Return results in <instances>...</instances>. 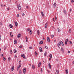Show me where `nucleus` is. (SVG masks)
Here are the masks:
<instances>
[{
  "instance_id": "obj_58",
  "label": "nucleus",
  "mask_w": 74,
  "mask_h": 74,
  "mask_svg": "<svg viewBox=\"0 0 74 74\" xmlns=\"http://www.w3.org/2000/svg\"><path fill=\"white\" fill-rule=\"evenodd\" d=\"M14 57H15V58H17V56H16V55L14 56Z\"/></svg>"
},
{
  "instance_id": "obj_44",
  "label": "nucleus",
  "mask_w": 74,
  "mask_h": 74,
  "mask_svg": "<svg viewBox=\"0 0 74 74\" xmlns=\"http://www.w3.org/2000/svg\"><path fill=\"white\" fill-rule=\"evenodd\" d=\"M45 48L46 49H48V47L47 46L45 47Z\"/></svg>"
},
{
  "instance_id": "obj_20",
  "label": "nucleus",
  "mask_w": 74,
  "mask_h": 74,
  "mask_svg": "<svg viewBox=\"0 0 74 74\" xmlns=\"http://www.w3.org/2000/svg\"><path fill=\"white\" fill-rule=\"evenodd\" d=\"M10 36L11 37H13V35H12V33L11 32H10Z\"/></svg>"
},
{
  "instance_id": "obj_22",
  "label": "nucleus",
  "mask_w": 74,
  "mask_h": 74,
  "mask_svg": "<svg viewBox=\"0 0 74 74\" xmlns=\"http://www.w3.org/2000/svg\"><path fill=\"white\" fill-rule=\"evenodd\" d=\"M48 26V24H47V23H46L45 25V28H47V27Z\"/></svg>"
},
{
  "instance_id": "obj_43",
  "label": "nucleus",
  "mask_w": 74,
  "mask_h": 74,
  "mask_svg": "<svg viewBox=\"0 0 74 74\" xmlns=\"http://www.w3.org/2000/svg\"><path fill=\"white\" fill-rule=\"evenodd\" d=\"M41 73L42 72V68L41 69Z\"/></svg>"
},
{
  "instance_id": "obj_54",
  "label": "nucleus",
  "mask_w": 74,
  "mask_h": 74,
  "mask_svg": "<svg viewBox=\"0 0 74 74\" xmlns=\"http://www.w3.org/2000/svg\"><path fill=\"white\" fill-rule=\"evenodd\" d=\"M70 53V52L69 51H68V53Z\"/></svg>"
},
{
  "instance_id": "obj_49",
  "label": "nucleus",
  "mask_w": 74,
  "mask_h": 74,
  "mask_svg": "<svg viewBox=\"0 0 74 74\" xmlns=\"http://www.w3.org/2000/svg\"><path fill=\"white\" fill-rule=\"evenodd\" d=\"M25 15V14L24 13H23L22 14V16H24Z\"/></svg>"
},
{
  "instance_id": "obj_11",
  "label": "nucleus",
  "mask_w": 74,
  "mask_h": 74,
  "mask_svg": "<svg viewBox=\"0 0 74 74\" xmlns=\"http://www.w3.org/2000/svg\"><path fill=\"white\" fill-rule=\"evenodd\" d=\"M17 43V41H16V40H14V44H16Z\"/></svg>"
},
{
  "instance_id": "obj_4",
  "label": "nucleus",
  "mask_w": 74,
  "mask_h": 74,
  "mask_svg": "<svg viewBox=\"0 0 74 74\" xmlns=\"http://www.w3.org/2000/svg\"><path fill=\"white\" fill-rule=\"evenodd\" d=\"M21 57H23L24 59H25V54H21Z\"/></svg>"
},
{
  "instance_id": "obj_56",
  "label": "nucleus",
  "mask_w": 74,
  "mask_h": 74,
  "mask_svg": "<svg viewBox=\"0 0 74 74\" xmlns=\"http://www.w3.org/2000/svg\"><path fill=\"white\" fill-rule=\"evenodd\" d=\"M1 56L2 57H3V54H1Z\"/></svg>"
},
{
  "instance_id": "obj_23",
  "label": "nucleus",
  "mask_w": 74,
  "mask_h": 74,
  "mask_svg": "<svg viewBox=\"0 0 74 74\" xmlns=\"http://www.w3.org/2000/svg\"><path fill=\"white\" fill-rule=\"evenodd\" d=\"M61 51L63 53H64V50H63V48L62 47L61 48Z\"/></svg>"
},
{
  "instance_id": "obj_35",
  "label": "nucleus",
  "mask_w": 74,
  "mask_h": 74,
  "mask_svg": "<svg viewBox=\"0 0 74 74\" xmlns=\"http://www.w3.org/2000/svg\"><path fill=\"white\" fill-rule=\"evenodd\" d=\"M35 54L36 56H37V55H38V53H36V52H35Z\"/></svg>"
},
{
  "instance_id": "obj_9",
  "label": "nucleus",
  "mask_w": 74,
  "mask_h": 74,
  "mask_svg": "<svg viewBox=\"0 0 74 74\" xmlns=\"http://www.w3.org/2000/svg\"><path fill=\"white\" fill-rule=\"evenodd\" d=\"M48 66L49 68L50 69H51V64H50V63H49Z\"/></svg>"
},
{
  "instance_id": "obj_45",
  "label": "nucleus",
  "mask_w": 74,
  "mask_h": 74,
  "mask_svg": "<svg viewBox=\"0 0 74 74\" xmlns=\"http://www.w3.org/2000/svg\"><path fill=\"white\" fill-rule=\"evenodd\" d=\"M69 43H70V44H72V42H71V41H69Z\"/></svg>"
},
{
  "instance_id": "obj_42",
  "label": "nucleus",
  "mask_w": 74,
  "mask_h": 74,
  "mask_svg": "<svg viewBox=\"0 0 74 74\" xmlns=\"http://www.w3.org/2000/svg\"><path fill=\"white\" fill-rule=\"evenodd\" d=\"M17 16L18 17L19 16V14H17Z\"/></svg>"
},
{
  "instance_id": "obj_28",
  "label": "nucleus",
  "mask_w": 74,
  "mask_h": 74,
  "mask_svg": "<svg viewBox=\"0 0 74 74\" xmlns=\"http://www.w3.org/2000/svg\"><path fill=\"white\" fill-rule=\"evenodd\" d=\"M14 53H16V52H17V51L15 49H14Z\"/></svg>"
},
{
  "instance_id": "obj_50",
  "label": "nucleus",
  "mask_w": 74,
  "mask_h": 74,
  "mask_svg": "<svg viewBox=\"0 0 74 74\" xmlns=\"http://www.w3.org/2000/svg\"><path fill=\"white\" fill-rule=\"evenodd\" d=\"M26 8H27V9H28V8H29V7L28 6H26Z\"/></svg>"
},
{
  "instance_id": "obj_29",
  "label": "nucleus",
  "mask_w": 74,
  "mask_h": 74,
  "mask_svg": "<svg viewBox=\"0 0 74 74\" xmlns=\"http://www.w3.org/2000/svg\"><path fill=\"white\" fill-rule=\"evenodd\" d=\"M21 67V63H19V65L18 66V68H20Z\"/></svg>"
},
{
  "instance_id": "obj_25",
  "label": "nucleus",
  "mask_w": 74,
  "mask_h": 74,
  "mask_svg": "<svg viewBox=\"0 0 74 74\" xmlns=\"http://www.w3.org/2000/svg\"><path fill=\"white\" fill-rule=\"evenodd\" d=\"M19 74H22V72H21V69H19Z\"/></svg>"
},
{
  "instance_id": "obj_3",
  "label": "nucleus",
  "mask_w": 74,
  "mask_h": 74,
  "mask_svg": "<svg viewBox=\"0 0 74 74\" xmlns=\"http://www.w3.org/2000/svg\"><path fill=\"white\" fill-rule=\"evenodd\" d=\"M26 72V68H25L23 69V73L25 74Z\"/></svg>"
},
{
  "instance_id": "obj_39",
  "label": "nucleus",
  "mask_w": 74,
  "mask_h": 74,
  "mask_svg": "<svg viewBox=\"0 0 74 74\" xmlns=\"http://www.w3.org/2000/svg\"><path fill=\"white\" fill-rule=\"evenodd\" d=\"M10 52L11 54H12V50H10Z\"/></svg>"
},
{
  "instance_id": "obj_14",
  "label": "nucleus",
  "mask_w": 74,
  "mask_h": 74,
  "mask_svg": "<svg viewBox=\"0 0 74 74\" xmlns=\"http://www.w3.org/2000/svg\"><path fill=\"white\" fill-rule=\"evenodd\" d=\"M43 44V41L42 40L40 41L39 42V44Z\"/></svg>"
},
{
  "instance_id": "obj_13",
  "label": "nucleus",
  "mask_w": 74,
  "mask_h": 74,
  "mask_svg": "<svg viewBox=\"0 0 74 74\" xmlns=\"http://www.w3.org/2000/svg\"><path fill=\"white\" fill-rule=\"evenodd\" d=\"M65 72H66V74H68V73H69V71H68V70L67 69H66Z\"/></svg>"
},
{
  "instance_id": "obj_51",
  "label": "nucleus",
  "mask_w": 74,
  "mask_h": 74,
  "mask_svg": "<svg viewBox=\"0 0 74 74\" xmlns=\"http://www.w3.org/2000/svg\"><path fill=\"white\" fill-rule=\"evenodd\" d=\"M54 37V36L53 35H51V37L52 38Z\"/></svg>"
},
{
  "instance_id": "obj_15",
  "label": "nucleus",
  "mask_w": 74,
  "mask_h": 74,
  "mask_svg": "<svg viewBox=\"0 0 74 74\" xmlns=\"http://www.w3.org/2000/svg\"><path fill=\"white\" fill-rule=\"evenodd\" d=\"M15 25L16 27L18 26V23L17 22H15Z\"/></svg>"
},
{
  "instance_id": "obj_59",
  "label": "nucleus",
  "mask_w": 74,
  "mask_h": 74,
  "mask_svg": "<svg viewBox=\"0 0 74 74\" xmlns=\"http://www.w3.org/2000/svg\"><path fill=\"white\" fill-rule=\"evenodd\" d=\"M53 21H55V19H54V18H53Z\"/></svg>"
},
{
  "instance_id": "obj_10",
  "label": "nucleus",
  "mask_w": 74,
  "mask_h": 74,
  "mask_svg": "<svg viewBox=\"0 0 74 74\" xmlns=\"http://www.w3.org/2000/svg\"><path fill=\"white\" fill-rule=\"evenodd\" d=\"M56 3H54V4H53V7L54 8H56Z\"/></svg>"
},
{
  "instance_id": "obj_55",
  "label": "nucleus",
  "mask_w": 74,
  "mask_h": 74,
  "mask_svg": "<svg viewBox=\"0 0 74 74\" xmlns=\"http://www.w3.org/2000/svg\"><path fill=\"white\" fill-rule=\"evenodd\" d=\"M3 4H2L1 5V7H3Z\"/></svg>"
},
{
  "instance_id": "obj_5",
  "label": "nucleus",
  "mask_w": 74,
  "mask_h": 74,
  "mask_svg": "<svg viewBox=\"0 0 74 74\" xmlns=\"http://www.w3.org/2000/svg\"><path fill=\"white\" fill-rule=\"evenodd\" d=\"M47 40L49 42L51 41L50 40V38L49 37L47 38Z\"/></svg>"
},
{
  "instance_id": "obj_41",
  "label": "nucleus",
  "mask_w": 74,
  "mask_h": 74,
  "mask_svg": "<svg viewBox=\"0 0 74 74\" xmlns=\"http://www.w3.org/2000/svg\"><path fill=\"white\" fill-rule=\"evenodd\" d=\"M71 3H74V0H71Z\"/></svg>"
},
{
  "instance_id": "obj_26",
  "label": "nucleus",
  "mask_w": 74,
  "mask_h": 74,
  "mask_svg": "<svg viewBox=\"0 0 74 74\" xmlns=\"http://www.w3.org/2000/svg\"><path fill=\"white\" fill-rule=\"evenodd\" d=\"M64 14H66V11L65 10H64Z\"/></svg>"
},
{
  "instance_id": "obj_53",
  "label": "nucleus",
  "mask_w": 74,
  "mask_h": 74,
  "mask_svg": "<svg viewBox=\"0 0 74 74\" xmlns=\"http://www.w3.org/2000/svg\"><path fill=\"white\" fill-rule=\"evenodd\" d=\"M27 39H28V38H27V37H26V40H27Z\"/></svg>"
},
{
  "instance_id": "obj_7",
  "label": "nucleus",
  "mask_w": 74,
  "mask_h": 74,
  "mask_svg": "<svg viewBox=\"0 0 74 74\" xmlns=\"http://www.w3.org/2000/svg\"><path fill=\"white\" fill-rule=\"evenodd\" d=\"M14 66H12L11 68V70H12V71H13V70H14Z\"/></svg>"
},
{
  "instance_id": "obj_38",
  "label": "nucleus",
  "mask_w": 74,
  "mask_h": 74,
  "mask_svg": "<svg viewBox=\"0 0 74 74\" xmlns=\"http://www.w3.org/2000/svg\"><path fill=\"white\" fill-rule=\"evenodd\" d=\"M69 33H71V29H69Z\"/></svg>"
},
{
  "instance_id": "obj_63",
  "label": "nucleus",
  "mask_w": 74,
  "mask_h": 74,
  "mask_svg": "<svg viewBox=\"0 0 74 74\" xmlns=\"http://www.w3.org/2000/svg\"><path fill=\"white\" fill-rule=\"evenodd\" d=\"M9 9H10V8H7V10H9Z\"/></svg>"
},
{
  "instance_id": "obj_21",
  "label": "nucleus",
  "mask_w": 74,
  "mask_h": 74,
  "mask_svg": "<svg viewBox=\"0 0 74 74\" xmlns=\"http://www.w3.org/2000/svg\"><path fill=\"white\" fill-rule=\"evenodd\" d=\"M49 56L50 57V59H51V58H52V54H50Z\"/></svg>"
},
{
  "instance_id": "obj_36",
  "label": "nucleus",
  "mask_w": 74,
  "mask_h": 74,
  "mask_svg": "<svg viewBox=\"0 0 74 74\" xmlns=\"http://www.w3.org/2000/svg\"><path fill=\"white\" fill-rule=\"evenodd\" d=\"M10 59H11V58L10 57L9 58H8V60L9 61H10V60H11Z\"/></svg>"
},
{
  "instance_id": "obj_2",
  "label": "nucleus",
  "mask_w": 74,
  "mask_h": 74,
  "mask_svg": "<svg viewBox=\"0 0 74 74\" xmlns=\"http://www.w3.org/2000/svg\"><path fill=\"white\" fill-rule=\"evenodd\" d=\"M17 8H18L19 10H21V5L20 4L17 5Z\"/></svg>"
},
{
  "instance_id": "obj_48",
  "label": "nucleus",
  "mask_w": 74,
  "mask_h": 74,
  "mask_svg": "<svg viewBox=\"0 0 74 74\" xmlns=\"http://www.w3.org/2000/svg\"><path fill=\"white\" fill-rule=\"evenodd\" d=\"M0 25H3V23H1V22H0Z\"/></svg>"
},
{
  "instance_id": "obj_18",
  "label": "nucleus",
  "mask_w": 74,
  "mask_h": 74,
  "mask_svg": "<svg viewBox=\"0 0 74 74\" xmlns=\"http://www.w3.org/2000/svg\"><path fill=\"white\" fill-rule=\"evenodd\" d=\"M37 33L38 34V35H39V34H40V31L39 30H38L37 31Z\"/></svg>"
},
{
  "instance_id": "obj_1",
  "label": "nucleus",
  "mask_w": 74,
  "mask_h": 74,
  "mask_svg": "<svg viewBox=\"0 0 74 74\" xmlns=\"http://www.w3.org/2000/svg\"><path fill=\"white\" fill-rule=\"evenodd\" d=\"M62 44V46H64V44L62 41L59 42V43L58 44V46L59 48H60V45Z\"/></svg>"
},
{
  "instance_id": "obj_64",
  "label": "nucleus",
  "mask_w": 74,
  "mask_h": 74,
  "mask_svg": "<svg viewBox=\"0 0 74 74\" xmlns=\"http://www.w3.org/2000/svg\"><path fill=\"white\" fill-rule=\"evenodd\" d=\"M56 40H54V42H56Z\"/></svg>"
},
{
  "instance_id": "obj_24",
  "label": "nucleus",
  "mask_w": 74,
  "mask_h": 74,
  "mask_svg": "<svg viewBox=\"0 0 74 74\" xmlns=\"http://www.w3.org/2000/svg\"><path fill=\"white\" fill-rule=\"evenodd\" d=\"M29 33L30 34H32V30H30L29 31Z\"/></svg>"
},
{
  "instance_id": "obj_40",
  "label": "nucleus",
  "mask_w": 74,
  "mask_h": 74,
  "mask_svg": "<svg viewBox=\"0 0 74 74\" xmlns=\"http://www.w3.org/2000/svg\"><path fill=\"white\" fill-rule=\"evenodd\" d=\"M27 31H30V28H28L27 29Z\"/></svg>"
},
{
  "instance_id": "obj_34",
  "label": "nucleus",
  "mask_w": 74,
  "mask_h": 74,
  "mask_svg": "<svg viewBox=\"0 0 74 74\" xmlns=\"http://www.w3.org/2000/svg\"><path fill=\"white\" fill-rule=\"evenodd\" d=\"M3 60H4V61H5L6 59H5V57H3Z\"/></svg>"
},
{
  "instance_id": "obj_19",
  "label": "nucleus",
  "mask_w": 74,
  "mask_h": 74,
  "mask_svg": "<svg viewBox=\"0 0 74 74\" xmlns=\"http://www.w3.org/2000/svg\"><path fill=\"white\" fill-rule=\"evenodd\" d=\"M32 69H35V66L34 65H32Z\"/></svg>"
},
{
  "instance_id": "obj_37",
  "label": "nucleus",
  "mask_w": 74,
  "mask_h": 74,
  "mask_svg": "<svg viewBox=\"0 0 74 74\" xmlns=\"http://www.w3.org/2000/svg\"><path fill=\"white\" fill-rule=\"evenodd\" d=\"M29 49H33V47H29Z\"/></svg>"
},
{
  "instance_id": "obj_30",
  "label": "nucleus",
  "mask_w": 74,
  "mask_h": 74,
  "mask_svg": "<svg viewBox=\"0 0 74 74\" xmlns=\"http://www.w3.org/2000/svg\"><path fill=\"white\" fill-rule=\"evenodd\" d=\"M65 43L66 45H67V41L65 40Z\"/></svg>"
},
{
  "instance_id": "obj_47",
  "label": "nucleus",
  "mask_w": 74,
  "mask_h": 74,
  "mask_svg": "<svg viewBox=\"0 0 74 74\" xmlns=\"http://www.w3.org/2000/svg\"><path fill=\"white\" fill-rule=\"evenodd\" d=\"M66 41L67 42H69V39H66Z\"/></svg>"
},
{
  "instance_id": "obj_57",
  "label": "nucleus",
  "mask_w": 74,
  "mask_h": 74,
  "mask_svg": "<svg viewBox=\"0 0 74 74\" xmlns=\"http://www.w3.org/2000/svg\"><path fill=\"white\" fill-rule=\"evenodd\" d=\"M1 36H0V40H1Z\"/></svg>"
},
{
  "instance_id": "obj_12",
  "label": "nucleus",
  "mask_w": 74,
  "mask_h": 74,
  "mask_svg": "<svg viewBox=\"0 0 74 74\" xmlns=\"http://www.w3.org/2000/svg\"><path fill=\"white\" fill-rule=\"evenodd\" d=\"M41 62H40L39 64H38V67H40V66L41 65Z\"/></svg>"
},
{
  "instance_id": "obj_60",
  "label": "nucleus",
  "mask_w": 74,
  "mask_h": 74,
  "mask_svg": "<svg viewBox=\"0 0 74 74\" xmlns=\"http://www.w3.org/2000/svg\"><path fill=\"white\" fill-rule=\"evenodd\" d=\"M71 10H72L71 8L70 10V12H71Z\"/></svg>"
},
{
  "instance_id": "obj_62",
  "label": "nucleus",
  "mask_w": 74,
  "mask_h": 74,
  "mask_svg": "<svg viewBox=\"0 0 74 74\" xmlns=\"http://www.w3.org/2000/svg\"><path fill=\"white\" fill-rule=\"evenodd\" d=\"M6 49V47H5V48H4V50H5Z\"/></svg>"
},
{
  "instance_id": "obj_16",
  "label": "nucleus",
  "mask_w": 74,
  "mask_h": 74,
  "mask_svg": "<svg viewBox=\"0 0 74 74\" xmlns=\"http://www.w3.org/2000/svg\"><path fill=\"white\" fill-rule=\"evenodd\" d=\"M9 26L10 27V28H12L13 27V26H12V24L9 25Z\"/></svg>"
},
{
  "instance_id": "obj_46",
  "label": "nucleus",
  "mask_w": 74,
  "mask_h": 74,
  "mask_svg": "<svg viewBox=\"0 0 74 74\" xmlns=\"http://www.w3.org/2000/svg\"><path fill=\"white\" fill-rule=\"evenodd\" d=\"M55 20L56 21H57V17L56 16L55 17Z\"/></svg>"
},
{
  "instance_id": "obj_52",
  "label": "nucleus",
  "mask_w": 74,
  "mask_h": 74,
  "mask_svg": "<svg viewBox=\"0 0 74 74\" xmlns=\"http://www.w3.org/2000/svg\"><path fill=\"white\" fill-rule=\"evenodd\" d=\"M17 70H19V68H18V67H17Z\"/></svg>"
},
{
  "instance_id": "obj_61",
  "label": "nucleus",
  "mask_w": 74,
  "mask_h": 74,
  "mask_svg": "<svg viewBox=\"0 0 74 74\" xmlns=\"http://www.w3.org/2000/svg\"><path fill=\"white\" fill-rule=\"evenodd\" d=\"M51 58H49V61H50V60H51Z\"/></svg>"
},
{
  "instance_id": "obj_8",
  "label": "nucleus",
  "mask_w": 74,
  "mask_h": 74,
  "mask_svg": "<svg viewBox=\"0 0 74 74\" xmlns=\"http://www.w3.org/2000/svg\"><path fill=\"white\" fill-rule=\"evenodd\" d=\"M39 50L41 52H42V48L41 47H40L39 48Z\"/></svg>"
},
{
  "instance_id": "obj_17",
  "label": "nucleus",
  "mask_w": 74,
  "mask_h": 74,
  "mask_svg": "<svg viewBox=\"0 0 74 74\" xmlns=\"http://www.w3.org/2000/svg\"><path fill=\"white\" fill-rule=\"evenodd\" d=\"M41 14H42V16H44V14L43 12H41Z\"/></svg>"
},
{
  "instance_id": "obj_32",
  "label": "nucleus",
  "mask_w": 74,
  "mask_h": 74,
  "mask_svg": "<svg viewBox=\"0 0 74 74\" xmlns=\"http://www.w3.org/2000/svg\"><path fill=\"white\" fill-rule=\"evenodd\" d=\"M58 32H60V29H59V28H58Z\"/></svg>"
},
{
  "instance_id": "obj_33",
  "label": "nucleus",
  "mask_w": 74,
  "mask_h": 74,
  "mask_svg": "<svg viewBox=\"0 0 74 74\" xmlns=\"http://www.w3.org/2000/svg\"><path fill=\"white\" fill-rule=\"evenodd\" d=\"M23 47L22 45H20L19 46V48H23Z\"/></svg>"
},
{
  "instance_id": "obj_31",
  "label": "nucleus",
  "mask_w": 74,
  "mask_h": 74,
  "mask_svg": "<svg viewBox=\"0 0 74 74\" xmlns=\"http://www.w3.org/2000/svg\"><path fill=\"white\" fill-rule=\"evenodd\" d=\"M45 56H47V52L45 51Z\"/></svg>"
},
{
  "instance_id": "obj_6",
  "label": "nucleus",
  "mask_w": 74,
  "mask_h": 74,
  "mask_svg": "<svg viewBox=\"0 0 74 74\" xmlns=\"http://www.w3.org/2000/svg\"><path fill=\"white\" fill-rule=\"evenodd\" d=\"M21 34H18L17 35V38H20L21 37Z\"/></svg>"
},
{
  "instance_id": "obj_27",
  "label": "nucleus",
  "mask_w": 74,
  "mask_h": 74,
  "mask_svg": "<svg viewBox=\"0 0 74 74\" xmlns=\"http://www.w3.org/2000/svg\"><path fill=\"white\" fill-rule=\"evenodd\" d=\"M57 74H59V70H58L56 71Z\"/></svg>"
}]
</instances>
